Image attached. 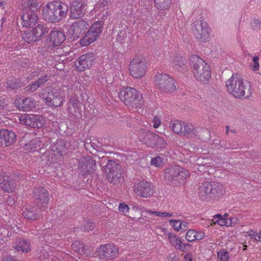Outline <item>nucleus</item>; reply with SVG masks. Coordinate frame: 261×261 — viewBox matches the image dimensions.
I'll list each match as a JSON object with an SVG mask.
<instances>
[{
  "label": "nucleus",
  "instance_id": "17",
  "mask_svg": "<svg viewBox=\"0 0 261 261\" xmlns=\"http://www.w3.org/2000/svg\"><path fill=\"white\" fill-rule=\"evenodd\" d=\"M33 195L35 203L45 209L49 200L47 190L43 187H36L33 191Z\"/></svg>",
  "mask_w": 261,
  "mask_h": 261
},
{
  "label": "nucleus",
  "instance_id": "27",
  "mask_svg": "<svg viewBox=\"0 0 261 261\" xmlns=\"http://www.w3.org/2000/svg\"><path fill=\"white\" fill-rule=\"evenodd\" d=\"M22 7V12L37 14L40 5L37 0H28L23 3Z\"/></svg>",
  "mask_w": 261,
  "mask_h": 261
},
{
  "label": "nucleus",
  "instance_id": "1",
  "mask_svg": "<svg viewBox=\"0 0 261 261\" xmlns=\"http://www.w3.org/2000/svg\"><path fill=\"white\" fill-rule=\"evenodd\" d=\"M103 21L98 20L91 26L88 21L80 19L73 22L70 27L72 31V38L77 39L84 34L80 39V44L82 46H87L95 41L102 33Z\"/></svg>",
  "mask_w": 261,
  "mask_h": 261
},
{
  "label": "nucleus",
  "instance_id": "23",
  "mask_svg": "<svg viewBox=\"0 0 261 261\" xmlns=\"http://www.w3.org/2000/svg\"><path fill=\"white\" fill-rule=\"evenodd\" d=\"M64 33L60 31H51L48 35L46 42L49 46H59L65 40Z\"/></svg>",
  "mask_w": 261,
  "mask_h": 261
},
{
  "label": "nucleus",
  "instance_id": "51",
  "mask_svg": "<svg viewBox=\"0 0 261 261\" xmlns=\"http://www.w3.org/2000/svg\"><path fill=\"white\" fill-rule=\"evenodd\" d=\"M169 222L170 224H172V227L174 229V230L176 231H179L180 230V228H179L180 226L181 225V220H170L169 221Z\"/></svg>",
  "mask_w": 261,
  "mask_h": 261
},
{
  "label": "nucleus",
  "instance_id": "61",
  "mask_svg": "<svg viewBox=\"0 0 261 261\" xmlns=\"http://www.w3.org/2000/svg\"><path fill=\"white\" fill-rule=\"evenodd\" d=\"M247 234L251 238L254 239V238H256L257 236V233L254 231L253 229H249L247 232Z\"/></svg>",
  "mask_w": 261,
  "mask_h": 261
},
{
  "label": "nucleus",
  "instance_id": "5",
  "mask_svg": "<svg viewBox=\"0 0 261 261\" xmlns=\"http://www.w3.org/2000/svg\"><path fill=\"white\" fill-rule=\"evenodd\" d=\"M164 173L165 181L173 187L180 185L189 176L187 170L177 165L166 168Z\"/></svg>",
  "mask_w": 261,
  "mask_h": 261
},
{
  "label": "nucleus",
  "instance_id": "19",
  "mask_svg": "<svg viewBox=\"0 0 261 261\" xmlns=\"http://www.w3.org/2000/svg\"><path fill=\"white\" fill-rule=\"evenodd\" d=\"M20 121L21 124L33 128H41L44 123L43 117L34 114L21 116Z\"/></svg>",
  "mask_w": 261,
  "mask_h": 261
},
{
  "label": "nucleus",
  "instance_id": "62",
  "mask_svg": "<svg viewBox=\"0 0 261 261\" xmlns=\"http://www.w3.org/2000/svg\"><path fill=\"white\" fill-rule=\"evenodd\" d=\"M181 225L179 227V228H180V230H182L183 231H186L188 229L189 223L186 222L181 221Z\"/></svg>",
  "mask_w": 261,
  "mask_h": 261
},
{
  "label": "nucleus",
  "instance_id": "53",
  "mask_svg": "<svg viewBox=\"0 0 261 261\" xmlns=\"http://www.w3.org/2000/svg\"><path fill=\"white\" fill-rule=\"evenodd\" d=\"M129 209L128 206L126 204L123 203L119 204L118 210L120 212L125 214L128 212Z\"/></svg>",
  "mask_w": 261,
  "mask_h": 261
},
{
  "label": "nucleus",
  "instance_id": "21",
  "mask_svg": "<svg viewBox=\"0 0 261 261\" xmlns=\"http://www.w3.org/2000/svg\"><path fill=\"white\" fill-rule=\"evenodd\" d=\"M53 5L48 4L43 8L42 15L47 22L56 23L61 21V16H59L56 10L53 9Z\"/></svg>",
  "mask_w": 261,
  "mask_h": 261
},
{
  "label": "nucleus",
  "instance_id": "43",
  "mask_svg": "<svg viewBox=\"0 0 261 261\" xmlns=\"http://www.w3.org/2000/svg\"><path fill=\"white\" fill-rule=\"evenodd\" d=\"M220 146L221 147L224 148L225 149L233 150L236 149L237 147L236 144L231 141H226L225 140L219 141Z\"/></svg>",
  "mask_w": 261,
  "mask_h": 261
},
{
  "label": "nucleus",
  "instance_id": "42",
  "mask_svg": "<svg viewBox=\"0 0 261 261\" xmlns=\"http://www.w3.org/2000/svg\"><path fill=\"white\" fill-rule=\"evenodd\" d=\"M94 157L97 158L98 159V164L101 167H102L103 168L104 166L108 165L110 162L115 161L114 160H111L110 157L107 156L106 155H95Z\"/></svg>",
  "mask_w": 261,
  "mask_h": 261
},
{
  "label": "nucleus",
  "instance_id": "47",
  "mask_svg": "<svg viewBox=\"0 0 261 261\" xmlns=\"http://www.w3.org/2000/svg\"><path fill=\"white\" fill-rule=\"evenodd\" d=\"M197 234V231L194 230H189L186 234V239L188 242H193L195 241L194 237Z\"/></svg>",
  "mask_w": 261,
  "mask_h": 261
},
{
  "label": "nucleus",
  "instance_id": "15",
  "mask_svg": "<svg viewBox=\"0 0 261 261\" xmlns=\"http://www.w3.org/2000/svg\"><path fill=\"white\" fill-rule=\"evenodd\" d=\"M76 161L78 162V169L82 175L84 176L88 174L91 175L96 170V161L95 159H93L91 156H87Z\"/></svg>",
  "mask_w": 261,
  "mask_h": 261
},
{
  "label": "nucleus",
  "instance_id": "48",
  "mask_svg": "<svg viewBox=\"0 0 261 261\" xmlns=\"http://www.w3.org/2000/svg\"><path fill=\"white\" fill-rule=\"evenodd\" d=\"M126 32L125 30L119 31L116 36V40L117 42L121 43L126 37Z\"/></svg>",
  "mask_w": 261,
  "mask_h": 261
},
{
  "label": "nucleus",
  "instance_id": "6",
  "mask_svg": "<svg viewBox=\"0 0 261 261\" xmlns=\"http://www.w3.org/2000/svg\"><path fill=\"white\" fill-rule=\"evenodd\" d=\"M119 97L127 107L132 109L140 108L143 103L142 95L132 87L122 88L119 91Z\"/></svg>",
  "mask_w": 261,
  "mask_h": 261
},
{
  "label": "nucleus",
  "instance_id": "49",
  "mask_svg": "<svg viewBox=\"0 0 261 261\" xmlns=\"http://www.w3.org/2000/svg\"><path fill=\"white\" fill-rule=\"evenodd\" d=\"M150 163L151 165L160 167L163 163V159L161 157L157 156L151 159Z\"/></svg>",
  "mask_w": 261,
  "mask_h": 261
},
{
  "label": "nucleus",
  "instance_id": "57",
  "mask_svg": "<svg viewBox=\"0 0 261 261\" xmlns=\"http://www.w3.org/2000/svg\"><path fill=\"white\" fill-rule=\"evenodd\" d=\"M90 143L91 145V147L93 151L95 150L96 151H100L101 146L99 145V143L98 142H97V143H96L94 142H92L91 141Z\"/></svg>",
  "mask_w": 261,
  "mask_h": 261
},
{
  "label": "nucleus",
  "instance_id": "63",
  "mask_svg": "<svg viewBox=\"0 0 261 261\" xmlns=\"http://www.w3.org/2000/svg\"><path fill=\"white\" fill-rule=\"evenodd\" d=\"M2 261H18L13 256H11L10 255H7L4 257L2 260Z\"/></svg>",
  "mask_w": 261,
  "mask_h": 261
},
{
  "label": "nucleus",
  "instance_id": "45",
  "mask_svg": "<svg viewBox=\"0 0 261 261\" xmlns=\"http://www.w3.org/2000/svg\"><path fill=\"white\" fill-rule=\"evenodd\" d=\"M39 87L36 81L32 82L24 88L25 92L27 93H31L37 90Z\"/></svg>",
  "mask_w": 261,
  "mask_h": 261
},
{
  "label": "nucleus",
  "instance_id": "25",
  "mask_svg": "<svg viewBox=\"0 0 261 261\" xmlns=\"http://www.w3.org/2000/svg\"><path fill=\"white\" fill-rule=\"evenodd\" d=\"M48 4L53 5V9L56 10L59 17L61 16V20L67 16L69 7L65 3L60 1H53Z\"/></svg>",
  "mask_w": 261,
  "mask_h": 261
},
{
  "label": "nucleus",
  "instance_id": "9",
  "mask_svg": "<svg viewBox=\"0 0 261 261\" xmlns=\"http://www.w3.org/2000/svg\"><path fill=\"white\" fill-rule=\"evenodd\" d=\"M210 28L202 17L194 22L193 34L198 41L206 42L210 38Z\"/></svg>",
  "mask_w": 261,
  "mask_h": 261
},
{
  "label": "nucleus",
  "instance_id": "52",
  "mask_svg": "<svg viewBox=\"0 0 261 261\" xmlns=\"http://www.w3.org/2000/svg\"><path fill=\"white\" fill-rule=\"evenodd\" d=\"M259 58L255 56L252 59L253 63L250 64V66L252 67V70L254 71H257L259 69V63H258Z\"/></svg>",
  "mask_w": 261,
  "mask_h": 261
},
{
  "label": "nucleus",
  "instance_id": "36",
  "mask_svg": "<svg viewBox=\"0 0 261 261\" xmlns=\"http://www.w3.org/2000/svg\"><path fill=\"white\" fill-rule=\"evenodd\" d=\"M22 86V83L19 79H14L8 81L6 86L8 91L17 90Z\"/></svg>",
  "mask_w": 261,
  "mask_h": 261
},
{
  "label": "nucleus",
  "instance_id": "34",
  "mask_svg": "<svg viewBox=\"0 0 261 261\" xmlns=\"http://www.w3.org/2000/svg\"><path fill=\"white\" fill-rule=\"evenodd\" d=\"M183 125L181 135L183 136L188 137H193L196 136V129L191 123L184 122Z\"/></svg>",
  "mask_w": 261,
  "mask_h": 261
},
{
  "label": "nucleus",
  "instance_id": "39",
  "mask_svg": "<svg viewBox=\"0 0 261 261\" xmlns=\"http://www.w3.org/2000/svg\"><path fill=\"white\" fill-rule=\"evenodd\" d=\"M155 7L160 10L168 9L172 3V0H154Z\"/></svg>",
  "mask_w": 261,
  "mask_h": 261
},
{
  "label": "nucleus",
  "instance_id": "13",
  "mask_svg": "<svg viewBox=\"0 0 261 261\" xmlns=\"http://www.w3.org/2000/svg\"><path fill=\"white\" fill-rule=\"evenodd\" d=\"M69 17L71 19H79L83 18L86 11V4L83 0H75L70 3Z\"/></svg>",
  "mask_w": 261,
  "mask_h": 261
},
{
  "label": "nucleus",
  "instance_id": "8",
  "mask_svg": "<svg viewBox=\"0 0 261 261\" xmlns=\"http://www.w3.org/2000/svg\"><path fill=\"white\" fill-rule=\"evenodd\" d=\"M103 171L107 179L110 183L117 185L120 182L123 169L118 163L115 161L110 162L108 165L103 166Z\"/></svg>",
  "mask_w": 261,
  "mask_h": 261
},
{
  "label": "nucleus",
  "instance_id": "30",
  "mask_svg": "<svg viewBox=\"0 0 261 261\" xmlns=\"http://www.w3.org/2000/svg\"><path fill=\"white\" fill-rule=\"evenodd\" d=\"M43 145L44 144L40 138H35L25 144L24 148L29 151H35L40 150Z\"/></svg>",
  "mask_w": 261,
  "mask_h": 261
},
{
  "label": "nucleus",
  "instance_id": "22",
  "mask_svg": "<svg viewBox=\"0 0 261 261\" xmlns=\"http://www.w3.org/2000/svg\"><path fill=\"white\" fill-rule=\"evenodd\" d=\"M16 140L15 133L6 129H0V146L9 147L14 144Z\"/></svg>",
  "mask_w": 261,
  "mask_h": 261
},
{
  "label": "nucleus",
  "instance_id": "41",
  "mask_svg": "<svg viewBox=\"0 0 261 261\" xmlns=\"http://www.w3.org/2000/svg\"><path fill=\"white\" fill-rule=\"evenodd\" d=\"M173 63L175 67L178 70L183 69L186 67L187 60L181 57L177 56L174 59Z\"/></svg>",
  "mask_w": 261,
  "mask_h": 261
},
{
  "label": "nucleus",
  "instance_id": "37",
  "mask_svg": "<svg viewBox=\"0 0 261 261\" xmlns=\"http://www.w3.org/2000/svg\"><path fill=\"white\" fill-rule=\"evenodd\" d=\"M21 103L23 111H29L36 107V101L31 97L23 98Z\"/></svg>",
  "mask_w": 261,
  "mask_h": 261
},
{
  "label": "nucleus",
  "instance_id": "40",
  "mask_svg": "<svg viewBox=\"0 0 261 261\" xmlns=\"http://www.w3.org/2000/svg\"><path fill=\"white\" fill-rule=\"evenodd\" d=\"M182 124H184V122L176 120L170 123V127L175 133L181 135L183 128Z\"/></svg>",
  "mask_w": 261,
  "mask_h": 261
},
{
  "label": "nucleus",
  "instance_id": "18",
  "mask_svg": "<svg viewBox=\"0 0 261 261\" xmlns=\"http://www.w3.org/2000/svg\"><path fill=\"white\" fill-rule=\"evenodd\" d=\"M95 56V54L93 53H88L81 55L74 62V65L77 71L82 72L86 69H89L93 63Z\"/></svg>",
  "mask_w": 261,
  "mask_h": 261
},
{
  "label": "nucleus",
  "instance_id": "32",
  "mask_svg": "<svg viewBox=\"0 0 261 261\" xmlns=\"http://www.w3.org/2000/svg\"><path fill=\"white\" fill-rule=\"evenodd\" d=\"M72 248L79 253L82 255L88 256L91 253V250L89 247L82 243L80 241H75L72 245Z\"/></svg>",
  "mask_w": 261,
  "mask_h": 261
},
{
  "label": "nucleus",
  "instance_id": "31",
  "mask_svg": "<svg viewBox=\"0 0 261 261\" xmlns=\"http://www.w3.org/2000/svg\"><path fill=\"white\" fill-rule=\"evenodd\" d=\"M13 248L17 251H21L22 252H28L31 250L30 242L24 239H19L13 246Z\"/></svg>",
  "mask_w": 261,
  "mask_h": 261
},
{
  "label": "nucleus",
  "instance_id": "26",
  "mask_svg": "<svg viewBox=\"0 0 261 261\" xmlns=\"http://www.w3.org/2000/svg\"><path fill=\"white\" fill-rule=\"evenodd\" d=\"M70 145L69 142L65 140L58 139L56 143L52 146V150L56 152L59 156H63L67 153Z\"/></svg>",
  "mask_w": 261,
  "mask_h": 261
},
{
  "label": "nucleus",
  "instance_id": "16",
  "mask_svg": "<svg viewBox=\"0 0 261 261\" xmlns=\"http://www.w3.org/2000/svg\"><path fill=\"white\" fill-rule=\"evenodd\" d=\"M42 98L47 105L55 108L62 106L65 101L61 93L55 89L43 93Z\"/></svg>",
  "mask_w": 261,
  "mask_h": 261
},
{
  "label": "nucleus",
  "instance_id": "59",
  "mask_svg": "<svg viewBox=\"0 0 261 261\" xmlns=\"http://www.w3.org/2000/svg\"><path fill=\"white\" fill-rule=\"evenodd\" d=\"M252 25V28L253 30L257 29L260 24V22L259 20L254 19L253 21L251 23Z\"/></svg>",
  "mask_w": 261,
  "mask_h": 261
},
{
  "label": "nucleus",
  "instance_id": "35",
  "mask_svg": "<svg viewBox=\"0 0 261 261\" xmlns=\"http://www.w3.org/2000/svg\"><path fill=\"white\" fill-rule=\"evenodd\" d=\"M22 39L26 43L29 44L32 42H35L39 41L37 39L33 29L29 30L27 31H24L22 34Z\"/></svg>",
  "mask_w": 261,
  "mask_h": 261
},
{
  "label": "nucleus",
  "instance_id": "44",
  "mask_svg": "<svg viewBox=\"0 0 261 261\" xmlns=\"http://www.w3.org/2000/svg\"><path fill=\"white\" fill-rule=\"evenodd\" d=\"M95 223L92 221L89 220H85L83 224L81 226V229L83 230L89 231L90 230H92L94 228Z\"/></svg>",
  "mask_w": 261,
  "mask_h": 261
},
{
  "label": "nucleus",
  "instance_id": "33",
  "mask_svg": "<svg viewBox=\"0 0 261 261\" xmlns=\"http://www.w3.org/2000/svg\"><path fill=\"white\" fill-rule=\"evenodd\" d=\"M0 188L5 192L11 193L15 190V186L13 182L9 180V177L0 179Z\"/></svg>",
  "mask_w": 261,
  "mask_h": 261
},
{
  "label": "nucleus",
  "instance_id": "55",
  "mask_svg": "<svg viewBox=\"0 0 261 261\" xmlns=\"http://www.w3.org/2000/svg\"><path fill=\"white\" fill-rule=\"evenodd\" d=\"M239 219L237 217H231L228 219V226H233L238 223Z\"/></svg>",
  "mask_w": 261,
  "mask_h": 261
},
{
  "label": "nucleus",
  "instance_id": "14",
  "mask_svg": "<svg viewBox=\"0 0 261 261\" xmlns=\"http://www.w3.org/2000/svg\"><path fill=\"white\" fill-rule=\"evenodd\" d=\"M97 252L100 259L105 261L113 260L118 255V248L113 244H107L101 245Z\"/></svg>",
  "mask_w": 261,
  "mask_h": 261
},
{
  "label": "nucleus",
  "instance_id": "4",
  "mask_svg": "<svg viewBox=\"0 0 261 261\" xmlns=\"http://www.w3.org/2000/svg\"><path fill=\"white\" fill-rule=\"evenodd\" d=\"M190 61L195 78L203 83H207L211 77V72L207 63L196 55H191Z\"/></svg>",
  "mask_w": 261,
  "mask_h": 261
},
{
  "label": "nucleus",
  "instance_id": "28",
  "mask_svg": "<svg viewBox=\"0 0 261 261\" xmlns=\"http://www.w3.org/2000/svg\"><path fill=\"white\" fill-rule=\"evenodd\" d=\"M69 105L74 109V116L77 118H82L83 103L80 101L79 97L75 96H72L69 99Z\"/></svg>",
  "mask_w": 261,
  "mask_h": 261
},
{
  "label": "nucleus",
  "instance_id": "29",
  "mask_svg": "<svg viewBox=\"0 0 261 261\" xmlns=\"http://www.w3.org/2000/svg\"><path fill=\"white\" fill-rule=\"evenodd\" d=\"M32 29L38 41L41 40L50 30L47 24L44 23H39L36 26L35 25V27H33Z\"/></svg>",
  "mask_w": 261,
  "mask_h": 261
},
{
  "label": "nucleus",
  "instance_id": "24",
  "mask_svg": "<svg viewBox=\"0 0 261 261\" xmlns=\"http://www.w3.org/2000/svg\"><path fill=\"white\" fill-rule=\"evenodd\" d=\"M21 18L22 27L26 28H32L37 24L38 21L37 14L28 12H22Z\"/></svg>",
  "mask_w": 261,
  "mask_h": 261
},
{
  "label": "nucleus",
  "instance_id": "60",
  "mask_svg": "<svg viewBox=\"0 0 261 261\" xmlns=\"http://www.w3.org/2000/svg\"><path fill=\"white\" fill-rule=\"evenodd\" d=\"M21 102H22V99L19 98L18 99H16L15 100L14 104L16 108L19 109H21L22 110V106H21Z\"/></svg>",
  "mask_w": 261,
  "mask_h": 261
},
{
  "label": "nucleus",
  "instance_id": "56",
  "mask_svg": "<svg viewBox=\"0 0 261 261\" xmlns=\"http://www.w3.org/2000/svg\"><path fill=\"white\" fill-rule=\"evenodd\" d=\"M192 245L190 244L189 243L187 244H184L181 245L180 248L181 249H179L182 252H188L190 248L191 247Z\"/></svg>",
  "mask_w": 261,
  "mask_h": 261
},
{
  "label": "nucleus",
  "instance_id": "10",
  "mask_svg": "<svg viewBox=\"0 0 261 261\" xmlns=\"http://www.w3.org/2000/svg\"><path fill=\"white\" fill-rule=\"evenodd\" d=\"M147 62L146 60L140 57H137L130 62L129 71L132 76L135 78H141L146 71Z\"/></svg>",
  "mask_w": 261,
  "mask_h": 261
},
{
  "label": "nucleus",
  "instance_id": "2",
  "mask_svg": "<svg viewBox=\"0 0 261 261\" xmlns=\"http://www.w3.org/2000/svg\"><path fill=\"white\" fill-rule=\"evenodd\" d=\"M226 86L228 92L236 98H247L251 95L250 83L239 74H233L226 82Z\"/></svg>",
  "mask_w": 261,
  "mask_h": 261
},
{
  "label": "nucleus",
  "instance_id": "11",
  "mask_svg": "<svg viewBox=\"0 0 261 261\" xmlns=\"http://www.w3.org/2000/svg\"><path fill=\"white\" fill-rule=\"evenodd\" d=\"M155 82L158 88L163 92H173L175 90L173 79L166 74H156Z\"/></svg>",
  "mask_w": 261,
  "mask_h": 261
},
{
  "label": "nucleus",
  "instance_id": "64",
  "mask_svg": "<svg viewBox=\"0 0 261 261\" xmlns=\"http://www.w3.org/2000/svg\"><path fill=\"white\" fill-rule=\"evenodd\" d=\"M193 256L191 253H187L184 256V261H192Z\"/></svg>",
  "mask_w": 261,
  "mask_h": 261
},
{
  "label": "nucleus",
  "instance_id": "38",
  "mask_svg": "<svg viewBox=\"0 0 261 261\" xmlns=\"http://www.w3.org/2000/svg\"><path fill=\"white\" fill-rule=\"evenodd\" d=\"M168 238L169 242L176 249H181V245L182 244V242L180 238L177 237L175 234L172 233H169L168 234Z\"/></svg>",
  "mask_w": 261,
  "mask_h": 261
},
{
  "label": "nucleus",
  "instance_id": "20",
  "mask_svg": "<svg viewBox=\"0 0 261 261\" xmlns=\"http://www.w3.org/2000/svg\"><path fill=\"white\" fill-rule=\"evenodd\" d=\"M44 210L35 203L34 205L28 204L22 208V215L28 220H38L42 217V212Z\"/></svg>",
  "mask_w": 261,
  "mask_h": 261
},
{
  "label": "nucleus",
  "instance_id": "50",
  "mask_svg": "<svg viewBox=\"0 0 261 261\" xmlns=\"http://www.w3.org/2000/svg\"><path fill=\"white\" fill-rule=\"evenodd\" d=\"M50 75L45 74L44 76H41L38 80L35 81L38 86L40 87L41 85L44 84L50 79Z\"/></svg>",
  "mask_w": 261,
  "mask_h": 261
},
{
  "label": "nucleus",
  "instance_id": "7",
  "mask_svg": "<svg viewBox=\"0 0 261 261\" xmlns=\"http://www.w3.org/2000/svg\"><path fill=\"white\" fill-rule=\"evenodd\" d=\"M140 136L143 143L149 147L163 149L167 146L166 142L162 137L149 130L142 129Z\"/></svg>",
  "mask_w": 261,
  "mask_h": 261
},
{
  "label": "nucleus",
  "instance_id": "3",
  "mask_svg": "<svg viewBox=\"0 0 261 261\" xmlns=\"http://www.w3.org/2000/svg\"><path fill=\"white\" fill-rule=\"evenodd\" d=\"M223 186L218 182L208 181L202 182L198 190V196L202 200L208 199H219L224 193Z\"/></svg>",
  "mask_w": 261,
  "mask_h": 261
},
{
  "label": "nucleus",
  "instance_id": "12",
  "mask_svg": "<svg viewBox=\"0 0 261 261\" xmlns=\"http://www.w3.org/2000/svg\"><path fill=\"white\" fill-rule=\"evenodd\" d=\"M154 186L150 182L145 180H137L134 184V191L139 196L147 198L154 193Z\"/></svg>",
  "mask_w": 261,
  "mask_h": 261
},
{
  "label": "nucleus",
  "instance_id": "46",
  "mask_svg": "<svg viewBox=\"0 0 261 261\" xmlns=\"http://www.w3.org/2000/svg\"><path fill=\"white\" fill-rule=\"evenodd\" d=\"M218 256L220 257L221 261H228L229 259L228 252L226 250H221L217 252Z\"/></svg>",
  "mask_w": 261,
  "mask_h": 261
},
{
  "label": "nucleus",
  "instance_id": "58",
  "mask_svg": "<svg viewBox=\"0 0 261 261\" xmlns=\"http://www.w3.org/2000/svg\"><path fill=\"white\" fill-rule=\"evenodd\" d=\"M204 232L203 231H197V234H196L194 237L195 241L202 240L204 237Z\"/></svg>",
  "mask_w": 261,
  "mask_h": 261
},
{
  "label": "nucleus",
  "instance_id": "54",
  "mask_svg": "<svg viewBox=\"0 0 261 261\" xmlns=\"http://www.w3.org/2000/svg\"><path fill=\"white\" fill-rule=\"evenodd\" d=\"M216 222L220 226H228V219L221 218L217 219Z\"/></svg>",
  "mask_w": 261,
  "mask_h": 261
}]
</instances>
